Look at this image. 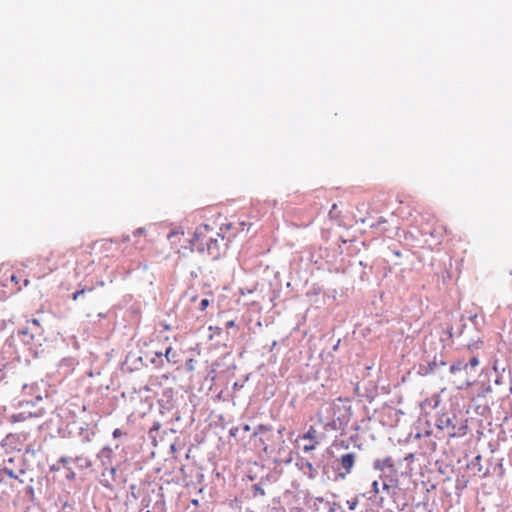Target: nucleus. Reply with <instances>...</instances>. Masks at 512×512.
<instances>
[{
  "mask_svg": "<svg viewBox=\"0 0 512 512\" xmlns=\"http://www.w3.org/2000/svg\"><path fill=\"white\" fill-rule=\"evenodd\" d=\"M84 465H85V467H90L91 466V461L88 460V459H84Z\"/></svg>",
  "mask_w": 512,
  "mask_h": 512,
  "instance_id": "25",
  "label": "nucleus"
},
{
  "mask_svg": "<svg viewBox=\"0 0 512 512\" xmlns=\"http://www.w3.org/2000/svg\"><path fill=\"white\" fill-rule=\"evenodd\" d=\"M42 415L41 411L19 412L10 416V421L13 423L27 422L39 418Z\"/></svg>",
  "mask_w": 512,
  "mask_h": 512,
  "instance_id": "5",
  "label": "nucleus"
},
{
  "mask_svg": "<svg viewBox=\"0 0 512 512\" xmlns=\"http://www.w3.org/2000/svg\"><path fill=\"white\" fill-rule=\"evenodd\" d=\"M22 333H23L24 335H27V334H28V333H27V330L22 331Z\"/></svg>",
  "mask_w": 512,
  "mask_h": 512,
  "instance_id": "40",
  "label": "nucleus"
},
{
  "mask_svg": "<svg viewBox=\"0 0 512 512\" xmlns=\"http://www.w3.org/2000/svg\"><path fill=\"white\" fill-rule=\"evenodd\" d=\"M392 466H393V464H392L391 458H385L384 460L377 459L374 462V468L376 470H383L385 467H392Z\"/></svg>",
  "mask_w": 512,
  "mask_h": 512,
  "instance_id": "11",
  "label": "nucleus"
},
{
  "mask_svg": "<svg viewBox=\"0 0 512 512\" xmlns=\"http://www.w3.org/2000/svg\"><path fill=\"white\" fill-rule=\"evenodd\" d=\"M372 491L374 492V494H378L379 493V484H378V481H373L372 483Z\"/></svg>",
  "mask_w": 512,
  "mask_h": 512,
  "instance_id": "18",
  "label": "nucleus"
},
{
  "mask_svg": "<svg viewBox=\"0 0 512 512\" xmlns=\"http://www.w3.org/2000/svg\"><path fill=\"white\" fill-rule=\"evenodd\" d=\"M4 474H6L9 478H12V479H17L19 480L21 483H23V480L20 479L19 475L15 473V471L11 468H9L7 465H5L3 467V469L1 470Z\"/></svg>",
  "mask_w": 512,
  "mask_h": 512,
  "instance_id": "13",
  "label": "nucleus"
},
{
  "mask_svg": "<svg viewBox=\"0 0 512 512\" xmlns=\"http://www.w3.org/2000/svg\"><path fill=\"white\" fill-rule=\"evenodd\" d=\"M388 488H389V486L386 483H384L383 484V489H388Z\"/></svg>",
  "mask_w": 512,
  "mask_h": 512,
  "instance_id": "34",
  "label": "nucleus"
},
{
  "mask_svg": "<svg viewBox=\"0 0 512 512\" xmlns=\"http://www.w3.org/2000/svg\"><path fill=\"white\" fill-rule=\"evenodd\" d=\"M208 305H209V299H208V298H204V299H202V300H201V302H200L199 309H200L201 311H204V310L208 307Z\"/></svg>",
  "mask_w": 512,
  "mask_h": 512,
  "instance_id": "16",
  "label": "nucleus"
},
{
  "mask_svg": "<svg viewBox=\"0 0 512 512\" xmlns=\"http://www.w3.org/2000/svg\"><path fill=\"white\" fill-rule=\"evenodd\" d=\"M8 463H13V458H9Z\"/></svg>",
  "mask_w": 512,
  "mask_h": 512,
  "instance_id": "37",
  "label": "nucleus"
},
{
  "mask_svg": "<svg viewBox=\"0 0 512 512\" xmlns=\"http://www.w3.org/2000/svg\"><path fill=\"white\" fill-rule=\"evenodd\" d=\"M113 451L109 447H104L99 453L98 458L101 460L104 466H107L111 463Z\"/></svg>",
  "mask_w": 512,
  "mask_h": 512,
  "instance_id": "8",
  "label": "nucleus"
},
{
  "mask_svg": "<svg viewBox=\"0 0 512 512\" xmlns=\"http://www.w3.org/2000/svg\"><path fill=\"white\" fill-rule=\"evenodd\" d=\"M171 354H172V348L171 347H168L165 351V357L166 359L168 360V362H171L172 359H171Z\"/></svg>",
  "mask_w": 512,
  "mask_h": 512,
  "instance_id": "17",
  "label": "nucleus"
},
{
  "mask_svg": "<svg viewBox=\"0 0 512 512\" xmlns=\"http://www.w3.org/2000/svg\"><path fill=\"white\" fill-rule=\"evenodd\" d=\"M11 281L17 282V277L15 275L11 276Z\"/></svg>",
  "mask_w": 512,
  "mask_h": 512,
  "instance_id": "29",
  "label": "nucleus"
},
{
  "mask_svg": "<svg viewBox=\"0 0 512 512\" xmlns=\"http://www.w3.org/2000/svg\"><path fill=\"white\" fill-rule=\"evenodd\" d=\"M340 467L339 469H343L344 472H340L339 473V476L342 478V479H345L346 475L347 474H350L353 467H354V464H355V461H356V454L354 452H349V453H346V454H343L341 457H340Z\"/></svg>",
  "mask_w": 512,
  "mask_h": 512,
  "instance_id": "2",
  "label": "nucleus"
},
{
  "mask_svg": "<svg viewBox=\"0 0 512 512\" xmlns=\"http://www.w3.org/2000/svg\"><path fill=\"white\" fill-rule=\"evenodd\" d=\"M191 301H193V302L197 301V296L196 295L192 296Z\"/></svg>",
  "mask_w": 512,
  "mask_h": 512,
  "instance_id": "32",
  "label": "nucleus"
},
{
  "mask_svg": "<svg viewBox=\"0 0 512 512\" xmlns=\"http://www.w3.org/2000/svg\"><path fill=\"white\" fill-rule=\"evenodd\" d=\"M479 365V360L476 356H473L469 362L458 361L452 364L449 368L451 374L462 373L463 370L473 369Z\"/></svg>",
  "mask_w": 512,
  "mask_h": 512,
  "instance_id": "3",
  "label": "nucleus"
},
{
  "mask_svg": "<svg viewBox=\"0 0 512 512\" xmlns=\"http://www.w3.org/2000/svg\"><path fill=\"white\" fill-rule=\"evenodd\" d=\"M458 377L459 385L458 388L462 389L464 387H469L473 383V378L475 376L473 369L463 370L462 373L455 374Z\"/></svg>",
  "mask_w": 512,
  "mask_h": 512,
  "instance_id": "7",
  "label": "nucleus"
},
{
  "mask_svg": "<svg viewBox=\"0 0 512 512\" xmlns=\"http://www.w3.org/2000/svg\"><path fill=\"white\" fill-rule=\"evenodd\" d=\"M74 477V473H71L69 474L68 478H73Z\"/></svg>",
  "mask_w": 512,
  "mask_h": 512,
  "instance_id": "39",
  "label": "nucleus"
},
{
  "mask_svg": "<svg viewBox=\"0 0 512 512\" xmlns=\"http://www.w3.org/2000/svg\"><path fill=\"white\" fill-rule=\"evenodd\" d=\"M237 431H238V429H237V428H233V429H231V430H230V434H231L232 436H235Z\"/></svg>",
  "mask_w": 512,
  "mask_h": 512,
  "instance_id": "26",
  "label": "nucleus"
},
{
  "mask_svg": "<svg viewBox=\"0 0 512 512\" xmlns=\"http://www.w3.org/2000/svg\"><path fill=\"white\" fill-rule=\"evenodd\" d=\"M23 437V439L25 440L28 436L27 433H21L19 435L17 434H9L7 437H6V441L9 442V443H12L14 439L16 438H20V437Z\"/></svg>",
  "mask_w": 512,
  "mask_h": 512,
  "instance_id": "14",
  "label": "nucleus"
},
{
  "mask_svg": "<svg viewBox=\"0 0 512 512\" xmlns=\"http://www.w3.org/2000/svg\"><path fill=\"white\" fill-rule=\"evenodd\" d=\"M232 327H235L234 320H230V321L226 322V328H232Z\"/></svg>",
  "mask_w": 512,
  "mask_h": 512,
  "instance_id": "21",
  "label": "nucleus"
},
{
  "mask_svg": "<svg viewBox=\"0 0 512 512\" xmlns=\"http://www.w3.org/2000/svg\"><path fill=\"white\" fill-rule=\"evenodd\" d=\"M445 424H446V426H449V425L451 424V419H450V418H447V419L445 420Z\"/></svg>",
  "mask_w": 512,
  "mask_h": 512,
  "instance_id": "27",
  "label": "nucleus"
},
{
  "mask_svg": "<svg viewBox=\"0 0 512 512\" xmlns=\"http://www.w3.org/2000/svg\"><path fill=\"white\" fill-rule=\"evenodd\" d=\"M105 470L109 471V473L113 476L116 473V468L114 467H106Z\"/></svg>",
  "mask_w": 512,
  "mask_h": 512,
  "instance_id": "22",
  "label": "nucleus"
},
{
  "mask_svg": "<svg viewBox=\"0 0 512 512\" xmlns=\"http://www.w3.org/2000/svg\"><path fill=\"white\" fill-rule=\"evenodd\" d=\"M19 474L24 475V474H25V471L21 469V470L19 471Z\"/></svg>",
  "mask_w": 512,
  "mask_h": 512,
  "instance_id": "36",
  "label": "nucleus"
},
{
  "mask_svg": "<svg viewBox=\"0 0 512 512\" xmlns=\"http://www.w3.org/2000/svg\"><path fill=\"white\" fill-rule=\"evenodd\" d=\"M192 504L197 506L199 504V502H198V500L194 499V500H192Z\"/></svg>",
  "mask_w": 512,
  "mask_h": 512,
  "instance_id": "31",
  "label": "nucleus"
},
{
  "mask_svg": "<svg viewBox=\"0 0 512 512\" xmlns=\"http://www.w3.org/2000/svg\"><path fill=\"white\" fill-rule=\"evenodd\" d=\"M500 383H501V378H499V377H498V378L495 380V384L499 385Z\"/></svg>",
  "mask_w": 512,
  "mask_h": 512,
  "instance_id": "30",
  "label": "nucleus"
},
{
  "mask_svg": "<svg viewBox=\"0 0 512 512\" xmlns=\"http://www.w3.org/2000/svg\"><path fill=\"white\" fill-rule=\"evenodd\" d=\"M449 434H450L451 436H455V435H456V433H455V432H451V433H449Z\"/></svg>",
  "mask_w": 512,
  "mask_h": 512,
  "instance_id": "41",
  "label": "nucleus"
},
{
  "mask_svg": "<svg viewBox=\"0 0 512 512\" xmlns=\"http://www.w3.org/2000/svg\"><path fill=\"white\" fill-rule=\"evenodd\" d=\"M122 435V431L118 428H116L114 431H113V437L114 438H118Z\"/></svg>",
  "mask_w": 512,
  "mask_h": 512,
  "instance_id": "19",
  "label": "nucleus"
},
{
  "mask_svg": "<svg viewBox=\"0 0 512 512\" xmlns=\"http://www.w3.org/2000/svg\"><path fill=\"white\" fill-rule=\"evenodd\" d=\"M440 428H444V421L441 420V425H439Z\"/></svg>",
  "mask_w": 512,
  "mask_h": 512,
  "instance_id": "33",
  "label": "nucleus"
},
{
  "mask_svg": "<svg viewBox=\"0 0 512 512\" xmlns=\"http://www.w3.org/2000/svg\"><path fill=\"white\" fill-rule=\"evenodd\" d=\"M302 438L311 442L303 447L305 452L314 450L321 441V437H319L317 430L313 426L309 427L308 431L302 436Z\"/></svg>",
  "mask_w": 512,
  "mask_h": 512,
  "instance_id": "4",
  "label": "nucleus"
},
{
  "mask_svg": "<svg viewBox=\"0 0 512 512\" xmlns=\"http://www.w3.org/2000/svg\"><path fill=\"white\" fill-rule=\"evenodd\" d=\"M74 477V473H71L69 474L68 478H73Z\"/></svg>",
  "mask_w": 512,
  "mask_h": 512,
  "instance_id": "38",
  "label": "nucleus"
},
{
  "mask_svg": "<svg viewBox=\"0 0 512 512\" xmlns=\"http://www.w3.org/2000/svg\"><path fill=\"white\" fill-rule=\"evenodd\" d=\"M347 505L350 510H354L358 505V500L356 498L352 500H347Z\"/></svg>",
  "mask_w": 512,
  "mask_h": 512,
  "instance_id": "15",
  "label": "nucleus"
},
{
  "mask_svg": "<svg viewBox=\"0 0 512 512\" xmlns=\"http://www.w3.org/2000/svg\"><path fill=\"white\" fill-rule=\"evenodd\" d=\"M28 284H29V280H27V279H26V280L24 281V285H25V286H27Z\"/></svg>",
  "mask_w": 512,
  "mask_h": 512,
  "instance_id": "35",
  "label": "nucleus"
},
{
  "mask_svg": "<svg viewBox=\"0 0 512 512\" xmlns=\"http://www.w3.org/2000/svg\"><path fill=\"white\" fill-rule=\"evenodd\" d=\"M143 231H144V229H143V228H138V229L134 232V234H135V235H140V234H142V233H143Z\"/></svg>",
  "mask_w": 512,
  "mask_h": 512,
  "instance_id": "24",
  "label": "nucleus"
},
{
  "mask_svg": "<svg viewBox=\"0 0 512 512\" xmlns=\"http://www.w3.org/2000/svg\"><path fill=\"white\" fill-rule=\"evenodd\" d=\"M447 363L442 359L434 358L433 361L428 363V372L429 373H436L440 371L441 367H445Z\"/></svg>",
  "mask_w": 512,
  "mask_h": 512,
  "instance_id": "9",
  "label": "nucleus"
},
{
  "mask_svg": "<svg viewBox=\"0 0 512 512\" xmlns=\"http://www.w3.org/2000/svg\"><path fill=\"white\" fill-rule=\"evenodd\" d=\"M296 465L309 479L313 480L317 477L318 472L310 461L302 458Z\"/></svg>",
  "mask_w": 512,
  "mask_h": 512,
  "instance_id": "6",
  "label": "nucleus"
},
{
  "mask_svg": "<svg viewBox=\"0 0 512 512\" xmlns=\"http://www.w3.org/2000/svg\"><path fill=\"white\" fill-rule=\"evenodd\" d=\"M254 488H255L256 492H259L261 495H265L264 490L262 488H260L259 486H255Z\"/></svg>",
  "mask_w": 512,
  "mask_h": 512,
  "instance_id": "23",
  "label": "nucleus"
},
{
  "mask_svg": "<svg viewBox=\"0 0 512 512\" xmlns=\"http://www.w3.org/2000/svg\"><path fill=\"white\" fill-rule=\"evenodd\" d=\"M324 429L326 431H330V430L338 431V430L343 429V423L341 422L340 418H338L337 420H332V421L325 423Z\"/></svg>",
  "mask_w": 512,
  "mask_h": 512,
  "instance_id": "10",
  "label": "nucleus"
},
{
  "mask_svg": "<svg viewBox=\"0 0 512 512\" xmlns=\"http://www.w3.org/2000/svg\"><path fill=\"white\" fill-rule=\"evenodd\" d=\"M222 231V227L217 231L208 224H202L196 228L191 244L197 251H206L212 259H218L229 242Z\"/></svg>",
  "mask_w": 512,
  "mask_h": 512,
  "instance_id": "1",
  "label": "nucleus"
},
{
  "mask_svg": "<svg viewBox=\"0 0 512 512\" xmlns=\"http://www.w3.org/2000/svg\"><path fill=\"white\" fill-rule=\"evenodd\" d=\"M70 461H71V459H70V458H68V457H61V458L59 459V462H60V463H63V464L69 463Z\"/></svg>",
  "mask_w": 512,
  "mask_h": 512,
  "instance_id": "20",
  "label": "nucleus"
},
{
  "mask_svg": "<svg viewBox=\"0 0 512 512\" xmlns=\"http://www.w3.org/2000/svg\"><path fill=\"white\" fill-rule=\"evenodd\" d=\"M243 429L244 431H250V426L246 424L244 425Z\"/></svg>",
  "mask_w": 512,
  "mask_h": 512,
  "instance_id": "28",
  "label": "nucleus"
},
{
  "mask_svg": "<svg viewBox=\"0 0 512 512\" xmlns=\"http://www.w3.org/2000/svg\"><path fill=\"white\" fill-rule=\"evenodd\" d=\"M93 293V288H83L73 293L72 299L77 301L80 297H84L86 295H91Z\"/></svg>",
  "mask_w": 512,
  "mask_h": 512,
  "instance_id": "12",
  "label": "nucleus"
}]
</instances>
